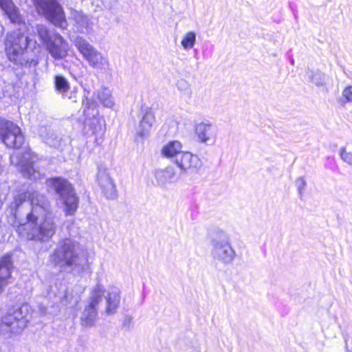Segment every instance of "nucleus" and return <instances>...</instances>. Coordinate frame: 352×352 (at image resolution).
I'll return each mask as SVG.
<instances>
[{
	"label": "nucleus",
	"instance_id": "1",
	"mask_svg": "<svg viewBox=\"0 0 352 352\" xmlns=\"http://www.w3.org/2000/svg\"><path fill=\"white\" fill-rule=\"evenodd\" d=\"M15 210L12 226L23 239L47 241L55 234L54 217L50 211L49 201L38 192H25L14 197Z\"/></svg>",
	"mask_w": 352,
	"mask_h": 352
},
{
	"label": "nucleus",
	"instance_id": "2",
	"mask_svg": "<svg viewBox=\"0 0 352 352\" xmlns=\"http://www.w3.org/2000/svg\"><path fill=\"white\" fill-rule=\"evenodd\" d=\"M50 261L60 267H69L78 273L82 271L84 264L88 263L85 250L76 241L63 240L50 256Z\"/></svg>",
	"mask_w": 352,
	"mask_h": 352
},
{
	"label": "nucleus",
	"instance_id": "3",
	"mask_svg": "<svg viewBox=\"0 0 352 352\" xmlns=\"http://www.w3.org/2000/svg\"><path fill=\"white\" fill-rule=\"evenodd\" d=\"M31 314V307L24 304L4 315L0 320V335L11 338L20 334L27 327Z\"/></svg>",
	"mask_w": 352,
	"mask_h": 352
},
{
	"label": "nucleus",
	"instance_id": "4",
	"mask_svg": "<svg viewBox=\"0 0 352 352\" xmlns=\"http://www.w3.org/2000/svg\"><path fill=\"white\" fill-rule=\"evenodd\" d=\"M47 184L59 195V201L64 206L65 214H74L78 206V199L70 183L65 179L57 177L47 179Z\"/></svg>",
	"mask_w": 352,
	"mask_h": 352
},
{
	"label": "nucleus",
	"instance_id": "5",
	"mask_svg": "<svg viewBox=\"0 0 352 352\" xmlns=\"http://www.w3.org/2000/svg\"><path fill=\"white\" fill-rule=\"evenodd\" d=\"M72 41L90 67L100 70H105L109 67L107 56L96 50L87 40L77 36Z\"/></svg>",
	"mask_w": 352,
	"mask_h": 352
},
{
	"label": "nucleus",
	"instance_id": "6",
	"mask_svg": "<svg viewBox=\"0 0 352 352\" xmlns=\"http://www.w3.org/2000/svg\"><path fill=\"white\" fill-rule=\"evenodd\" d=\"M28 45V38L20 31H13L7 36L6 52L12 62L23 65L26 62L24 52Z\"/></svg>",
	"mask_w": 352,
	"mask_h": 352
},
{
	"label": "nucleus",
	"instance_id": "7",
	"mask_svg": "<svg viewBox=\"0 0 352 352\" xmlns=\"http://www.w3.org/2000/svg\"><path fill=\"white\" fill-rule=\"evenodd\" d=\"M35 6L38 14L54 25L63 29L67 27L63 8L55 0H36Z\"/></svg>",
	"mask_w": 352,
	"mask_h": 352
},
{
	"label": "nucleus",
	"instance_id": "8",
	"mask_svg": "<svg viewBox=\"0 0 352 352\" xmlns=\"http://www.w3.org/2000/svg\"><path fill=\"white\" fill-rule=\"evenodd\" d=\"M0 139L9 148H18L24 143L21 129L12 122L0 120Z\"/></svg>",
	"mask_w": 352,
	"mask_h": 352
},
{
	"label": "nucleus",
	"instance_id": "9",
	"mask_svg": "<svg viewBox=\"0 0 352 352\" xmlns=\"http://www.w3.org/2000/svg\"><path fill=\"white\" fill-rule=\"evenodd\" d=\"M83 113L86 116V124L94 134L104 131V120L98 113L97 104L95 101L86 98L82 100Z\"/></svg>",
	"mask_w": 352,
	"mask_h": 352
},
{
	"label": "nucleus",
	"instance_id": "10",
	"mask_svg": "<svg viewBox=\"0 0 352 352\" xmlns=\"http://www.w3.org/2000/svg\"><path fill=\"white\" fill-rule=\"evenodd\" d=\"M212 254L216 261L224 265H228L234 261L236 252L232 248L229 238L223 235L222 237L212 241Z\"/></svg>",
	"mask_w": 352,
	"mask_h": 352
},
{
	"label": "nucleus",
	"instance_id": "11",
	"mask_svg": "<svg viewBox=\"0 0 352 352\" xmlns=\"http://www.w3.org/2000/svg\"><path fill=\"white\" fill-rule=\"evenodd\" d=\"M10 162L18 167L24 177L34 180L40 178V173L33 166L32 155L30 151L25 152L21 159L18 153L12 154Z\"/></svg>",
	"mask_w": 352,
	"mask_h": 352
},
{
	"label": "nucleus",
	"instance_id": "12",
	"mask_svg": "<svg viewBox=\"0 0 352 352\" xmlns=\"http://www.w3.org/2000/svg\"><path fill=\"white\" fill-rule=\"evenodd\" d=\"M175 164L184 173L190 175L198 174L202 167L199 157L190 152L180 153Z\"/></svg>",
	"mask_w": 352,
	"mask_h": 352
},
{
	"label": "nucleus",
	"instance_id": "13",
	"mask_svg": "<svg viewBox=\"0 0 352 352\" xmlns=\"http://www.w3.org/2000/svg\"><path fill=\"white\" fill-rule=\"evenodd\" d=\"M50 56L55 60L65 58L69 50L68 43L58 33L53 34V39L45 47Z\"/></svg>",
	"mask_w": 352,
	"mask_h": 352
},
{
	"label": "nucleus",
	"instance_id": "14",
	"mask_svg": "<svg viewBox=\"0 0 352 352\" xmlns=\"http://www.w3.org/2000/svg\"><path fill=\"white\" fill-rule=\"evenodd\" d=\"M195 130L199 141L203 144H210L216 140L217 129L209 122L197 124Z\"/></svg>",
	"mask_w": 352,
	"mask_h": 352
},
{
	"label": "nucleus",
	"instance_id": "15",
	"mask_svg": "<svg viewBox=\"0 0 352 352\" xmlns=\"http://www.w3.org/2000/svg\"><path fill=\"white\" fill-rule=\"evenodd\" d=\"M106 300L105 314L108 316L117 312L120 304V289L115 286H110L104 296Z\"/></svg>",
	"mask_w": 352,
	"mask_h": 352
},
{
	"label": "nucleus",
	"instance_id": "16",
	"mask_svg": "<svg viewBox=\"0 0 352 352\" xmlns=\"http://www.w3.org/2000/svg\"><path fill=\"white\" fill-rule=\"evenodd\" d=\"M12 268V258L10 256H4L0 260V294L8 285L11 278V270Z\"/></svg>",
	"mask_w": 352,
	"mask_h": 352
},
{
	"label": "nucleus",
	"instance_id": "17",
	"mask_svg": "<svg viewBox=\"0 0 352 352\" xmlns=\"http://www.w3.org/2000/svg\"><path fill=\"white\" fill-rule=\"evenodd\" d=\"M97 179L105 195L109 199L115 198L116 196V186L105 169L99 170Z\"/></svg>",
	"mask_w": 352,
	"mask_h": 352
},
{
	"label": "nucleus",
	"instance_id": "18",
	"mask_svg": "<svg viewBox=\"0 0 352 352\" xmlns=\"http://www.w3.org/2000/svg\"><path fill=\"white\" fill-rule=\"evenodd\" d=\"M155 121L154 112L150 109H146L137 129V135L141 138L148 136Z\"/></svg>",
	"mask_w": 352,
	"mask_h": 352
},
{
	"label": "nucleus",
	"instance_id": "19",
	"mask_svg": "<svg viewBox=\"0 0 352 352\" xmlns=\"http://www.w3.org/2000/svg\"><path fill=\"white\" fill-rule=\"evenodd\" d=\"M0 8L12 23H19L21 20L19 10L12 0H0Z\"/></svg>",
	"mask_w": 352,
	"mask_h": 352
},
{
	"label": "nucleus",
	"instance_id": "20",
	"mask_svg": "<svg viewBox=\"0 0 352 352\" xmlns=\"http://www.w3.org/2000/svg\"><path fill=\"white\" fill-rule=\"evenodd\" d=\"M182 151V145L179 141H171L167 143L162 149V154L166 158L173 159L176 163L178 155L184 153Z\"/></svg>",
	"mask_w": 352,
	"mask_h": 352
},
{
	"label": "nucleus",
	"instance_id": "21",
	"mask_svg": "<svg viewBox=\"0 0 352 352\" xmlns=\"http://www.w3.org/2000/svg\"><path fill=\"white\" fill-rule=\"evenodd\" d=\"M97 320V309L86 306L80 316L81 324L84 327H92Z\"/></svg>",
	"mask_w": 352,
	"mask_h": 352
},
{
	"label": "nucleus",
	"instance_id": "22",
	"mask_svg": "<svg viewBox=\"0 0 352 352\" xmlns=\"http://www.w3.org/2000/svg\"><path fill=\"white\" fill-rule=\"evenodd\" d=\"M104 294L105 289L102 285L98 284L96 285L91 291L89 304L87 305L97 309L102 297L104 296Z\"/></svg>",
	"mask_w": 352,
	"mask_h": 352
},
{
	"label": "nucleus",
	"instance_id": "23",
	"mask_svg": "<svg viewBox=\"0 0 352 352\" xmlns=\"http://www.w3.org/2000/svg\"><path fill=\"white\" fill-rule=\"evenodd\" d=\"M155 175L157 182L161 184L173 182L176 180L177 177L174 169L171 167L157 170Z\"/></svg>",
	"mask_w": 352,
	"mask_h": 352
},
{
	"label": "nucleus",
	"instance_id": "24",
	"mask_svg": "<svg viewBox=\"0 0 352 352\" xmlns=\"http://www.w3.org/2000/svg\"><path fill=\"white\" fill-rule=\"evenodd\" d=\"M71 18L81 28H87L89 25V18L82 12L74 10L71 11Z\"/></svg>",
	"mask_w": 352,
	"mask_h": 352
},
{
	"label": "nucleus",
	"instance_id": "25",
	"mask_svg": "<svg viewBox=\"0 0 352 352\" xmlns=\"http://www.w3.org/2000/svg\"><path fill=\"white\" fill-rule=\"evenodd\" d=\"M197 34L193 31H189L185 33L181 40V45L185 50L192 49L196 43Z\"/></svg>",
	"mask_w": 352,
	"mask_h": 352
},
{
	"label": "nucleus",
	"instance_id": "26",
	"mask_svg": "<svg viewBox=\"0 0 352 352\" xmlns=\"http://www.w3.org/2000/svg\"><path fill=\"white\" fill-rule=\"evenodd\" d=\"M35 30L41 41L45 47L48 42L53 39V35H50L48 29L43 25H37Z\"/></svg>",
	"mask_w": 352,
	"mask_h": 352
},
{
	"label": "nucleus",
	"instance_id": "27",
	"mask_svg": "<svg viewBox=\"0 0 352 352\" xmlns=\"http://www.w3.org/2000/svg\"><path fill=\"white\" fill-rule=\"evenodd\" d=\"M98 98L100 102L106 107H112L114 104L111 91L106 88L102 89L98 92Z\"/></svg>",
	"mask_w": 352,
	"mask_h": 352
},
{
	"label": "nucleus",
	"instance_id": "28",
	"mask_svg": "<svg viewBox=\"0 0 352 352\" xmlns=\"http://www.w3.org/2000/svg\"><path fill=\"white\" fill-rule=\"evenodd\" d=\"M55 87L58 91L60 93H65L69 89V84L63 76H56Z\"/></svg>",
	"mask_w": 352,
	"mask_h": 352
},
{
	"label": "nucleus",
	"instance_id": "29",
	"mask_svg": "<svg viewBox=\"0 0 352 352\" xmlns=\"http://www.w3.org/2000/svg\"><path fill=\"white\" fill-rule=\"evenodd\" d=\"M307 77L310 81L316 84L317 86L322 85L324 75L318 70L309 71L307 72Z\"/></svg>",
	"mask_w": 352,
	"mask_h": 352
},
{
	"label": "nucleus",
	"instance_id": "30",
	"mask_svg": "<svg viewBox=\"0 0 352 352\" xmlns=\"http://www.w3.org/2000/svg\"><path fill=\"white\" fill-rule=\"evenodd\" d=\"M339 101L343 105L352 103V85H349L343 89Z\"/></svg>",
	"mask_w": 352,
	"mask_h": 352
},
{
	"label": "nucleus",
	"instance_id": "31",
	"mask_svg": "<svg viewBox=\"0 0 352 352\" xmlns=\"http://www.w3.org/2000/svg\"><path fill=\"white\" fill-rule=\"evenodd\" d=\"M340 156L343 162L352 166V151L341 148L339 151Z\"/></svg>",
	"mask_w": 352,
	"mask_h": 352
},
{
	"label": "nucleus",
	"instance_id": "32",
	"mask_svg": "<svg viewBox=\"0 0 352 352\" xmlns=\"http://www.w3.org/2000/svg\"><path fill=\"white\" fill-rule=\"evenodd\" d=\"M296 185L298 188V192L300 195H302V191L305 188L307 185L306 181L303 177H299L296 181Z\"/></svg>",
	"mask_w": 352,
	"mask_h": 352
},
{
	"label": "nucleus",
	"instance_id": "33",
	"mask_svg": "<svg viewBox=\"0 0 352 352\" xmlns=\"http://www.w3.org/2000/svg\"><path fill=\"white\" fill-rule=\"evenodd\" d=\"M38 311L41 315H45L47 313L46 308L43 305H39L38 307Z\"/></svg>",
	"mask_w": 352,
	"mask_h": 352
},
{
	"label": "nucleus",
	"instance_id": "34",
	"mask_svg": "<svg viewBox=\"0 0 352 352\" xmlns=\"http://www.w3.org/2000/svg\"><path fill=\"white\" fill-rule=\"evenodd\" d=\"M3 31H4V28H3V25L0 23V38L3 35Z\"/></svg>",
	"mask_w": 352,
	"mask_h": 352
}]
</instances>
